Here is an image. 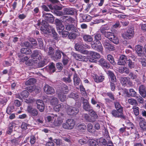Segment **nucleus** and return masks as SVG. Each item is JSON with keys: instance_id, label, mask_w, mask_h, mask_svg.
<instances>
[{"instance_id": "obj_1", "label": "nucleus", "mask_w": 146, "mask_h": 146, "mask_svg": "<svg viewBox=\"0 0 146 146\" xmlns=\"http://www.w3.org/2000/svg\"><path fill=\"white\" fill-rule=\"evenodd\" d=\"M42 26L40 30L43 33L46 34H49L51 33L52 27L50 26L45 21L42 20L41 22Z\"/></svg>"}, {"instance_id": "obj_2", "label": "nucleus", "mask_w": 146, "mask_h": 146, "mask_svg": "<svg viewBox=\"0 0 146 146\" xmlns=\"http://www.w3.org/2000/svg\"><path fill=\"white\" fill-rule=\"evenodd\" d=\"M31 55L32 58V61L33 63H36L39 62V60L41 58V54L40 51L38 50H36L33 51Z\"/></svg>"}, {"instance_id": "obj_3", "label": "nucleus", "mask_w": 146, "mask_h": 146, "mask_svg": "<svg viewBox=\"0 0 146 146\" xmlns=\"http://www.w3.org/2000/svg\"><path fill=\"white\" fill-rule=\"evenodd\" d=\"M102 43L105 50L109 51H113L115 49L114 45L111 44L107 39H104L102 40Z\"/></svg>"}, {"instance_id": "obj_4", "label": "nucleus", "mask_w": 146, "mask_h": 146, "mask_svg": "<svg viewBox=\"0 0 146 146\" xmlns=\"http://www.w3.org/2000/svg\"><path fill=\"white\" fill-rule=\"evenodd\" d=\"M135 120L137 122L140 127L144 131H146V121L145 118L141 116H138L135 118Z\"/></svg>"}, {"instance_id": "obj_5", "label": "nucleus", "mask_w": 146, "mask_h": 146, "mask_svg": "<svg viewBox=\"0 0 146 146\" xmlns=\"http://www.w3.org/2000/svg\"><path fill=\"white\" fill-rule=\"evenodd\" d=\"M104 36L116 44H118L119 42V40L117 37L112 32H108L105 34Z\"/></svg>"}, {"instance_id": "obj_6", "label": "nucleus", "mask_w": 146, "mask_h": 146, "mask_svg": "<svg viewBox=\"0 0 146 146\" xmlns=\"http://www.w3.org/2000/svg\"><path fill=\"white\" fill-rule=\"evenodd\" d=\"M86 55H90L89 60L92 62H96L97 59L100 57V55L99 53L92 51H88Z\"/></svg>"}, {"instance_id": "obj_7", "label": "nucleus", "mask_w": 146, "mask_h": 146, "mask_svg": "<svg viewBox=\"0 0 146 146\" xmlns=\"http://www.w3.org/2000/svg\"><path fill=\"white\" fill-rule=\"evenodd\" d=\"M75 124L74 120L72 119H68L66 123L62 124V126L65 129H72Z\"/></svg>"}, {"instance_id": "obj_8", "label": "nucleus", "mask_w": 146, "mask_h": 146, "mask_svg": "<svg viewBox=\"0 0 146 146\" xmlns=\"http://www.w3.org/2000/svg\"><path fill=\"white\" fill-rule=\"evenodd\" d=\"M91 47L94 50L99 52L102 53L103 50V46L100 41L96 43L94 41L91 43Z\"/></svg>"}, {"instance_id": "obj_9", "label": "nucleus", "mask_w": 146, "mask_h": 146, "mask_svg": "<svg viewBox=\"0 0 146 146\" xmlns=\"http://www.w3.org/2000/svg\"><path fill=\"white\" fill-rule=\"evenodd\" d=\"M67 114L71 116L77 115L79 112L78 108L72 106H69L66 109Z\"/></svg>"}, {"instance_id": "obj_10", "label": "nucleus", "mask_w": 146, "mask_h": 146, "mask_svg": "<svg viewBox=\"0 0 146 146\" xmlns=\"http://www.w3.org/2000/svg\"><path fill=\"white\" fill-rule=\"evenodd\" d=\"M81 99L82 101L83 108L86 111L90 112L93 109V108L90 104L88 101L84 98L83 97L81 98Z\"/></svg>"}, {"instance_id": "obj_11", "label": "nucleus", "mask_w": 146, "mask_h": 146, "mask_svg": "<svg viewBox=\"0 0 146 146\" xmlns=\"http://www.w3.org/2000/svg\"><path fill=\"white\" fill-rule=\"evenodd\" d=\"M74 48L76 51L84 54L86 55L87 52H88V50L84 49L82 44L78 43H76L75 45Z\"/></svg>"}, {"instance_id": "obj_12", "label": "nucleus", "mask_w": 146, "mask_h": 146, "mask_svg": "<svg viewBox=\"0 0 146 146\" xmlns=\"http://www.w3.org/2000/svg\"><path fill=\"white\" fill-rule=\"evenodd\" d=\"M72 55L73 57L77 60L84 62H86L88 60L87 58L85 56L81 54L73 52L72 53Z\"/></svg>"}, {"instance_id": "obj_13", "label": "nucleus", "mask_w": 146, "mask_h": 146, "mask_svg": "<svg viewBox=\"0 0 146 146\" xmlns=\"http://www.w3.org/2000/svg\"><path fill=\"white\" fill-rule=\"evenodd\" d=\"M119 111H119L117 110H113L111 111V113L115 117H120L121 118L125 119V117L123 115V111Z\"/></svg>"}, {"instance_id": "obj_14", "label": "nucleus", "mask_w": 146, "mask_h": 146, "mask_svg": "<svg viewBox=\"0 0 146 146\" xmlns=\"http://www.w3.org/2000/svg\"><path fill=\"white\" fill-rule=\"evenodd\" d=\"M27 112L33 116H36L38 114V111L35 108H33L30 105H28L27 108Z\"/></svg>"}, {"instance_id": "obj_15", "label": "nucleus", "mask_w": 146, "mask_h": 146, "mask_svg": "<svg viewBox=\"0 0 146 146\" xmlns=\"http://www.w3.org/2000/svg\"><path fill=\"white\" fill-rule=\"evenodd\" d=\"M139 92L140 95L143 98L146 97V87L144 85H141L139 87Z\"/></svg>"}, {"instance_id": "obj_16", "label": "nucleus", "mask_w": 146, "mask_h": 146, "mask_svg": "<svg viewBox=\"0 0 146 146\" xmlns=\"http://www.w3.org/2000/svg\"><path fill=\"white\" fill-rule=\"evenodd\" d=\"M44 91L47 94H53L55 93L54 88L48 84H46L43 88Z\"/></svg>"}, {"instance_id": "obj_17", "label": "nucleus", "mask_w": 146, "mask_h": 146, "mask_svg": "<svg viewBox=\"0 0 146 146\" xmlns=\"http://www.w3.org/2000/svg\"><path fill=\"white\" fill-rule=\"evenodd\" d=\"M42 16L45 20L48 22L52 23L54 21V17L50 13H44Z\"/></svg>"}, {"instance_id": "obj_18", "label": "nucleus", "mask_w": 146, "mask_h": 146, "mask_svg": "<svg viewBox=\"0 0 146 146\" xmlns=\"http://www.w3.org/2000/svg\"><path fill=\"white\" fill-rule=\"evenodd\" d=\"M128 59L126 56L124 55H121L118 61L117 64L119 65H123L126 63Z\"/></svg>"}, {"instance_id": "obj_19", "label": "nucleus", "mask_w": 146, "mask_h": 146, "mask_svg": "<svg viewBox=\"0 0 146 146\" xmlns=\"http://www.w3.org/2000/svg\"><path fill=\"white\" fill-rule=\"evenodd\" d=\"M36 103L37 105V108L40 112L43 111L44 109V105L43 101L40 100H38L36 101Z\"/></svg>"}, {"instance_id": "obj_20", "label": "nucleus", "mask_w": 146, "mask_h": 146, "mask_svg": "<svg viewBox=\"0 0 146 146\" xmlns=\"http://www.w3.org/2000/svg\"><path fill=\"white\" fill-rule=\"evenodd\" d=\"M64 15H72L74 14L75 9L71 8H64L63 10Z\"/></svg>"}, {"instance_id": "obj_21", "label": "nucleus", "mask_w": 146, "mask_h": 146, "mask_svg": "<svg viewBox=\"0 0 146 146\" xmlns=\"http://www.w3.org/2000/svg\"><path fill=\"white\" fill-rule=\"evenodd\" d=\"M134 33V31L132 29H128L126 32L122 34V37L124 38H130Z\"/></svg>"}, {"instance_id": "obj_22", "label": "nucleus", "mask_w": 146, "mask_h": 146, "mask_svg": "<svg viewBox=\"0 0 146 146\" xmlns=\"http://www.w3.org/2000/svg\"><path fill=\"white\" fill-rule=\"evenodd\" d=\"M110 79V81L115 82H116L117 79L114 73L110 70H108L107 72Z\"/></svg>"}, {"instance_id": "obj_23", "label": "nucleus", "mask_w": 146, "mask_h": 146, "mask_svg": "<svg viewBox=\"0 0 146 146\" xmlns=\"http://www.w3.org/2000/svg\"><path fill=\"white\" fill-rule=\"evenodd\" d=\"M99 62L102 67L107 69L109 68L110 67L109 63L103 58H101L99 61Z\"/></svg>"}, {"instance_id": "obj_24", "label": "nucleus", "mask_w": 146, "mask_h": 146, "mask_svg": "<svg viewBox=\"0 0 146 146\" xmlns=\"http://www.w3.org/2000/svg\"><path fill=\"white\" fill-rule=\"evenodd\" d=\"M64 53L59 50H56L53 56V58L55 61H57L60 59L62 56L61 54Z\"/></svg>"}, {"instance_id": "obj_25", "label": "nucleus", "mask_w": 146, "mask_h": 146, "mask_svg": "<svg viewBox=\"0 0 146 146\" xmlns=\"http://www.w3.org/2000/svg\"><path fill=\"white\" fill-rule=\"evenodd\" d=\"M97 140L98 146H106L107 145V141L103 137H101Z\"/></svg>"}, {"instance_id": "obj_26", "label": "nucleus", "mask_w": 146, "mask_h": 146, "mask_svg": "<svg viewBox=\"0 0 146 146\" xmlns=\"http://www.w3.org/2000/svg\"><path fill=\"white\" fill-rule=\"evenodd\" d=\"M57 30H62L64 29V27L62 24L61 21L58 19H56L55 20Z\"/></svg>"}, {"instance_id": "obj_27", "label": "nucleus", "mask_w": 146, "mask_h": 146, "mask_svg": "<svg viewBox=\"0 0 146 146\" xmlns=\"http://www.w3.org/2000/svg\"><path fill=\"white\" fill-rule=\"evenodd\" d=\"M68 87L66 85L62 86L60 88L57 90V91H60L63 94H67L69 92Z\"/></svg>"}, {"instance_id": "obj_28", "label": "nucleus", "mask_w": 146, "mask_h": 146, "mask_svg": "<svg viewBox=\"0 0 146 146\" xmlns=\"http://www.w3.org/2000/svg\"><path fill=\"white\" fill-rule=\"evenodd\" d=\"M65 29L68 31H70L73 32L77 31L76 27L72 24L65 25Z\"/></svg>"}, {"instance_id": "obj_29", "label": "nucleus", "mask_w": 146, "mask_h": 146, "mask_svg": "<svg viewBox=\"0 0 146 146\" xmlns=\"http://www.w3.org/2000/svg\"><path fill=\"white\" fill-rule=\"evenodd\" d=\"M135 50L138 55L139 56H142L143 55L142 51V46L140 45H137L135 46Z\"/></svg>"}, {"instance_id": "obj_30", "label": "nucleus", "mask_w": 146, "mask_h": 146, "mask_svg": "<svg viewBox=\"0 0 146 146\" xmlns=\"http://www.w3.org/2000/svg\"><path fill=\"white\" fill-rule=\"evenodd\" d=\"M118 71L121 74L125 73L126 74H128L129 73V68L125 67H119Z\"/></svg>"}, {"instance_id": "obj_31", "label": "nucleus", "mask_w": 146, "mask_h": 146, "mask_svg": "<svg viewBox=\"0 0 146 146\" xmlns=\"http://www.w3.org/2000/svg\"><path fill=\"white\" fill-rule=\"evenodd\" d=\"M94 79L95 81L97 83L102 82L104 79V76H98L96 74L94 76Z\"/></svg>"}, {"instance_id": "obj_32", "label": "nucleus", "mask_w": 146, "mask_h": 146, "mask_svg": "<svg viewBox=\"0 0 146 146\" xmlns=\"http://www.w3.org/2000/svg\"><path fill=\"white\" fill-rule=\"evenodd\" d=\"M82 37L84 40L86 42H93L92 41L93 39L92 36L88 35H82Z\"/></svg>"}, {"instance_id": "obj_33", "label": "nucleus", "mask_w": 146, "mask_h": 146, "mask_svg": "<svg viewBox=\"0 0 146 146\" xmlns=\"http://www.w3.org/2000/svg\"><path fill=\"white\" fill-rule=\"evenodd\" d=\"M74 33H70L68 35V37L69 39H74L76 38L79 35V33L76 31H74Z\"/></svg>"}, {"instance_id": "obj_34", "label": "nucleus", "mask_w": 146, "mask_h": 146, "mask_svg": "<svg viewBox=\"0 0 146 146\" xmlns=\"http://www.w3.org/2000/svg\"><path fill=\"white\" fill-rule=\"evenodd\" d=\"M89 112H90L91 118L92 120H93V122H94L96 119H98V116L96 112L93 109Z\"/></svg>"}, {"instance_id": "obj_35", "label": "nucleus", "mask_w": 146, "mask_h": 146, "mask_svg": "<svg viewBox=\"0 0 146 146\" xmlns=\"http://www.w3.org/2000/svg\"><path fill=\"white\" fill-rule=\"evenodd\" d=\"M57 94L61 102H64L66 101V96L64 95V94L61 93L60 91H57Z\"/></svg>"}, {"instance_id": "obj_36", "label": "nucleus", "mask_w": 146, "mask_h": 146, "mask_svg": "<svg viewBox=\"0 0 146 146\" xmlns=\"http://www.w3.org/2000/svg\"><path fill=\"white\" fill-rule=\"evenodd\" d=\"M73 80L75 86L78 85L81 82L80 79L78 77L77 74L76 72L74 74Z\"/></svg>"}, {"instance_id": "obj_37", "label": "nucleus", "mask_w": 146, "mask_h": 146, "mask_svg": "<svg viewBox=\"0 0 146 146\" xmlns=\"http://www.w3.org/2000/svg\"><path fill=\"white\" fill-rule=\"evenodd\" d=\"M77 129L81 132H84L86 129V126L84 123L79 124L77 127Z\"/></svg>"}, {"instance_id": "obj_38", "label": "nucleus", "mask_w": 146, "mask_h": 146, "mask_svg": "<svg viewBox=\"0 0 146 146\" xmlns=\"http://www.w3.org/2000/svg\"><path fill=\"white\" fill-rule=\"evenodd\" d=\"M107 59L112 65L114 66L115 65L116 63L114 61L113 57L111 55L109 54L107 55Z\"/></svg>"}, {"instance_id": "obj_39", "label": "nucleus", "mask_w": 146, "mask_h": 146, "mask_svg": "<svg viewBox=\"0 0 146 146\" xmlns=\"http://www.w3.org/2000/svg\"><path fill=\"white\" fill-rule=\"evenodd\" d=\"M62 62L64 66L66 65L69 62L68 58L66 54L64 53H62Z\"/></svg>"}, {"instance_id": "obj_40", "label": "nucleus", "mask_w": 146, "mask_h": 146, "mask_svg": "<svg viewBox=\"0 0 146 146\" xmlns=\"http://www.w3.org/2000/svg\"><path fill=\"white\" fill-rule=\"evenodd\" d=\"M21 52L26 55L32 53V50L28 48H23L21 49Z\"/></svg>"}, {"instance_id": "obj_41", "label": "nucleus", "mask_w": 146, "mask_h": 146, "mask_svg": "<svg viewBox=\"0 0 146 146\" xmlns=\"http://www.w3.org/2000/svg\"><path fill=\"white\" fill-rule=\"evenodd\" d=\"M115 108L116 110L119 111H123V107L121 106L120 104L118 102L116 101L114 102Z\"/></svg>"}, {"instance_id": "obj_42", "label": "nucleus", "mask_w": 146, "mask_h": 146, "mask_svg": "<svg viewBox=\"0 0 146 146\" xmlns=\"http://www.w3.org/2000/svg\"><path fill=\"white\" fill-rule=\"evenodd\" d=\"M62 122L63 121L62 119L60 117H58L57 120L54 122V124L55 126H59L61 124Z\"/></svg>"}, {"instance_id": "obj_43", "label": "nucleus", "mask_w": 146, "mask_h": 146, "mask_svg": "<svg viewBox=\"0 0 146 146\" xmlns=\"http://www.w3.org/2000/svg\"><path fill=\"white\" fill-rule=\"evenodd\" d=\"M132 109L133 110V113L136 117L138 116H139V107L136 106H133V107Z\"/></svg>"}, {"instance_id": "obj_44", "label": "nucleus", "mask_w": 146, "mask_h": 146, "mask_svg": "<svg viewBox=\"0 0 146 146\" xmlns=\"http://www.w3.org/2000/svg\"><path fill=\"white\" fill-rule=\"evenodd\" d=\"M36 82V80L33 78H31L27 81L25 83V85L28 86L33 84Z\"/></svg>"}, {"instance_id": "obj_45", "label": "nucleus", "mask_w": 146, "mask_h": 146, "mask_svg": "<svg viewBox=\"0 0 146 146\" xmlns=\"http://www.w3.org/2000/svg\"><path fill=\"white\" fill-rule=\"evenodd\" d=\"M50 103L51 105L55 106L58 104V100L57 98H53L50 100Z\"/></svg>"}, {"instance_id": "obj_46", "label": "nucleus", "mask_w": 146, "mask_h": 146, "mask_svg": "<svg viewBox=\"0 0 146 146\" xmlns=\"http://www.w3.org/2000/svg\"><path fill=\"white\" fill-rule=\"evenodd\" d=\"M126 63L127 64L129 68L130 69L134 68L135 67L134 62H133L130 59H129L127 60Z\"/></svg>"}, {"instance_id": "obj_47", "label": "nucleus", "mask_w": 146, "mask_h": 146, "mask_svg": "<svg viewBox=\"0 0 146 146\" xmlns=\"http://www.w3.org/2000/svg\"><path fill=\"white\" fill-rule=\"evenodd\" d=\"M128 101L130 104L132 105L137 106L138 104L137 100L133 98L129 99L128 100Z\"/></svg>"}, {"instance_id": "obj_48", "label": "nucleus", "mask_w": 146, "mask_h": 146, "mask_svg": "<svg viewBox=\"0 0 146 146\" xmlns=\"http://www.w3.org/2000/svg\"><path fill=\"white\" fill-rule=\"evenodd\" d=\"M128 78L127 77H121L119 80L121 83L123 85L127 84V82Z\"/></svg>"}, {"instance_id": "obj_49", "label": "nucleus", "mask_w": 146, "mask_h": 146, "mask_svg": "<svg viewBox=\"0 0 146 146\" xmlns=\"http://www.w3.org/2000/svg\"><path fill=\"white\" fill-rule=\"evenodd\" d=\"M137 92L133 89H130L128 95H130L132 97H135L137 95Z\"/></svg>"}, {"instance_id": "obj_50", "label": "nucleus", "mask_w": 146, "mask_h": 146, "mask_svg": "<svg viewBox=\"0 0 146 146\" xmlns=\"http://www.w3.org/2000/svg\"><path fill=\"white\" fill-rule=\"evenodd\" d=\"M57 117V115H54L53 113L51 114L50 115H48L47 117V119L48 122H50L54 119V117Z\"/></svg>"}, {"instance_id": "obj_51", "label": "nucleus", "mask_w": 146, "mask_h": 146, "mask_svg": "<svg viewBox=\"0 0 146 146\" xmlns=\"http://www.w3.org/2000/svg\"><path fill=\"white\" fill-rule=\"evenodd\" d=\"M29 93L27 90H24L20 93V95L23 98H27L29 96Z\"/></svg>"}, {"instance_id": "obj_52", "label": "nucleus", "mask_w": 146, "mask_h": 146, "mask_svg": "<svg viewBox=\"0 0 146 146\" xmlns=\"http://www.w3.org/2000/svg\"><path fill=\"white\" fill-rule=\"evenodd\" d=\"M64 107L63 104H59L56 105L54 108V110L58 112L60 110H61Z\"/></svg>"}, {"instance_id": "obj_53", "label": "nucleus", "mask_w": 146, "mask_h": 146, "mask_svg": "<svg viewBox=\"0 0 146 146\" xmlns=\"http://www.w3.org/2000/svg\"><path fill=\"white\" fill-rule=\"evenodd\" d=\"M83 116L85 119L87 121L93 122V120H92L91 117L87 114H84Z\"/></svg>"}, {"instance_id": "obj_54", "label": "nucleus", "mask_w": 146, "mask_h": 146, "mask_svg": "<svg viewBox=\"0 0 146 146\" xmlns=\"http://www.w3.org/2000/svg\"><path fill=\"white\" fill-rule=\"evenodd\" d=\"M21 46H25L27 47H30L31 48H32L33 47V46L28 41H25L21 43Z\"/></svg>"}, {"instance_id": "obj_55", "label": "nucleus", "mask_w": 146, "mask_h": 146, "mask_svg": "<svg viewBox=\"0 0 146 146\" xmlns=\"http://www.w3.org/2000/svg\"><path fill=\"white\" fill-rule=\"evenodd\" d=\"M49 68L50 72H54L56 70L55 64L53 63H51L50 65L49 66Z\"/></svg>"}, {"instance_id": "obj_56", "label": "nucleus", "mask_w": 146, "mask_h": 146, "mask_svg": "<svg viewBox=\"0 0 146 146\" xmlns=\"http://www.w3.org/2000/svg\"><path fill=\"white\" fill-rule=\"evenodd\" d=\"M37 40L38 42V44L40 48L41 49H42L43 47L44 44L42 39L41 38H37Z\"/></svg>"}, {"instance_id": "obj_57", "label": "nucleus", "mask_w": 146, "mask_h": 146, "mask_svg": "<svg viewBox=\"0 0 146 146\" xmlns=\"http://www.w3.org/2000/svg\"><path fill=\"white\" fill-rule=\"evenodd\" d=\"M69 98H72L76 100L78 99L79 97L78 95L75 94L74 93H71L68 96Z\"/></svg>"}, {"instance_id": "obj_58", "label": "nucleus", "mask_w": 146, "mask_h": 146, "mask_svg": "<svg viewBox=\"0 0 146 146\" xmlns=\"http://www.w3.org/2000/svg\"><path fill=\"white\" fill-rule=\"evenodd\" d=\"M64 19L65 20L64 21L66 22H68V23H72L74 21V19L72 17H68L67 16H64Z\"/></svg>"}, {"instance_id": "obj_59", "label": "nucleus", "mask_w": 146, "mask_h": 146, "mask_svg": "<svg viewBox=\"0 0 146 146\" xmlns=\"http://www.w3.org/2000/svg\"><path fill=\"white\" fill-rule=\"evenodd\" d=\"M51 31V33L54 37V39L57 40L58 39V36L57 33L55 32L54 29L52 27V29Z\"/></svg>"}, {"instance_id": "obj_60", "label": "nucleus", "mask_w": 146, "mask_h": 146, "mask_svg": "<svg viewBox=\"0 0 146 146\" xmlns=\"http://www.w3.org/2000/svg\"><path fill=\"white\" fill-rule=\"evenodd\" d=\"M36 64H37V66L38 68L42 67L46 64L44 60L42 61L41 62H38Z\"/></svg>"}, {"instance_id": "obj_61", "label": "nucleus", "mask_w": 146, "mask_h": 146, "mask_svg": "<svg viewBox=\"0 0 146 146\" xmlns=\"http://www.w3.org/2000/svg\"><path fill=\"white\" fill-rule=\"evenodd\" d=\"M141 96H139L136 97L137 101L140 104H143L144 102V100Z\"/></svg>"}, {"instance_id": "obj_62", "label": "nucleus", "mask_w": 146, "mask_h": 146, "mask_svg": "<svg viewBox=\"0 0 146 146\" xmlns=\"http://www.w3.org/2000/svg\"><path fill=\"white\" fill-rule=\"evenodd\" d=\"M71 75H68V77H64L63 78L62 80L66 82L70 83L72 81L70 78Z\"/></svg>"}, {"instance_id": "obj_63", "label": "nucleus", "mask_w": 146, "mask_h": 146, "mask_svg": "<svg viewBox=\"0 0 146 146\" xmlns=\"http://www.w3.org/2000/svg\"><path fill=\"white\" fill-rule=\"evenodd\" d=\"M139 60L142 64L143 66H146V60L145 59L141 58H139Z\"/></svg>"}, {"instance_id": "obj_64", "label": "nucleus", "mask_w": 146, "mask_h": 146, "mask_svg": "<svg viewBox=\"0 0 146 146\" xmlns=\"http://www.w3.org/2000/svg\"><path fill=\"white\" fill-rule=\"evenodd\" d=\"M54 49L51 47L49 48V51L48 52V54L51 56L54 55Z\"/></svg>"}]
</instances>
